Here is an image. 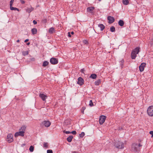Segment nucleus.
Masks as SVG:
<instances>
[{
	"mask_svg": "<svg viewBox=\"0 0 153 153\" xmlns=\"http://www.w3.org/2000/svg\"><path fill=\"white\" fill-rule=\"evenodd\" d=\"M142 146L140 143L137 144V143H134L132 145L131 149L133 151L138 153L140 150V147Z\"/></svg>",
	"mask_w": 153,
	"mask_h": 153,
	"instance_id": "1",
	"label": "nucleus"
},
{
	"mask_svg": "<svg viewBox=\"0 0 153 153\" xmlns=\"http://www.w3.org/2000/svg\"><path fill=\"white\" fill-rule=\"evenodd\" d=\"M115 146L119 149H122L124 148V144L122 142L119 141H116L114 145Z\"/></svg>",
	"mask_w": 153,
	"mask_h": 153,
	"instance_id": "2",
	"label": "nucleus"
},
{
	"mask_svg": "<svg viewBox=\"0 0 153 153\" xmlns=\"http://www.w3.org/2000/svg\"><path fill=\"white\" fill-rule=\"evenodd\" d=\"M148 115L150 117L153 116V105L149 106L147 111Z\"/></svg>",
	"mask_w": 153,
	"mask_h": 153,
	"instance_id": "3",
	"label": "nucleus"
},
{
	"mask_svg": "<svg viewBox=\"0 0 153 153\" xmlns=\"http://www.w3.org/2000/svg\"><path fill=\"white\" fill-rule=\"evenodd\" d=\"M106 118V117L104 115H102L100 116L99 122L100 125L102 124L105 122Z\"/></svg>",
	"mask_w": 153,
	"mask_h": 153,
	"instance_id": "4",
	"label": "nucleus"
},
{
	"mask_svg": "<svg viewBox=\"0 0 153 153\" xmlns=\"http://www.w3.org/2000/svg\"><path fill=\"white\" fill-rule=\"evenodd\" d=\"M42 124L44 126L46 127H49L51 125V123L48 120H45L42 123Z\"/></svg>",
	"mask_w": 153,
	"mask_h": 153,
	"instance_id": "5",
	"label": "nucleus"
},
{
	"mask_svg": "<svg viewBox=\"0 0 153 153\" xmlns=\"http://www.w3.org/2000/svg\"><path fill=\"white\" fill-rule=\"evenodd\" d=\"M50 63L53 65H55L58 63V59L54 57L52 58L50 60Z\"/></svg>",
	"mask_w": 153,
	"mask_h": 153,
	"instance_id": "6",
	"label": "nucleus"
},
{
	"mask_svg": "<svg viewBox=\"0 0 153 153\" xmlns=\"http://www.w3.org/2000/svg\"><path fill=\"white\" fill-rule=\"evenodd\" d=\"M24 133L25 132L24 131H19V132H17L15 133V137L19 136L23 137L24 136Z\"/></svg>",
	"mask_w": 153,
	"mask_h": 153,
	"instance_id": "7",
	"label": "nucleus"
},
{
	"mask_svg": "<svg viewBox=\"0 0 153 153\" xmlns=\"http://www.w3.org/2000/svg\"><path fill=\"white\" fill-rule=\"evenodd\" d=\"M13 135L12 134H10L7 136V139L9 143H10L13 141Z\"/></svg>",
	"mask_w": 153,
	"mask_h": 153,
	"instance_id": "8",
	"label": "nucleus"
},
{
	"mask_svg": "<svg viewBox=\"0 0 153 153\" xmlns=\"http://www.w3.org/2000/svg\"><path fill=\"white\" fill-rule=\"evenodd\" d=\"M146 64L145 63L143 62L141 63L139 67V70L140 71L142 72L143 71L144 68L145 67Z\"/></svg>",
	"mask_w": 153,
	"mask_h": 153,
	"instance_id": "9",
	"label": "nucleus"
},
{
	"mask_svg": "<svg viewBox=\"0 0 153 153\" xmlns=\"http://www.w3.org/2000/svg\"><path fill=\"white\" fill-rule=\"evenodd\" d=\"M39 97L44 101H46V100L48 97L47 95L42 93H40L39 94Z\"/></svg>",
	"mask_w": 153,
	"mask_h": 153,
	"instance_id": "10",
	"label": "nucleus"
},
{
	"mask_svg": "<svg viewBox=\"0 0 153 153\" xmlns=\"http://www.w3.org/2000/svg\"><path fill=\"white\" fill-rule=\"evenodd\" d=\"M107 19L108 20V23L109 24L113 23L114 21V18L110 16L108 17Z\"/></svg>",
	"mask_w": 153,
	"mask_h": 153,
	"instance_id": "11",
	"label": "nucleus"
},
{
	"mask_svg": "<svg viewBox=\"0 0 153 153\" xmlns=\"http://www.w3.org/2000/svg\"><path fill=\"white\" fill-rule=\"evenodd\" d=\"M77 84L81 85L84 83V80L81 77H79L78 79Z\"/></svg>",
	"mask_w": 153,
	"mask_h": 153,
	"instance_id": "12",
	"label": "nucleus"
},
{
	"mask_svg": "<svg viewBox=\"0 0 153 153\" xmlns=\"http://www.w3.org/2000/svg\"><path fill=\"white\" fill-rule=\"evenodd\" d=\"M140 51V48L139 47H137L134 49L132 50V52L138 54Z\"/></svg>",
	"mask_w": 153,
	"mask_h": 153,
	"instance_id": "13",
	"label": "nucleus"
},
{
	"mask_svg": "<svg viewBox=\"0 0 153 153\" xmlns=\"http://www.w3.org/2000/svg\"><path fill=\"white\" fill-rule=\"evenodd\" d=\"M94 9V7H88L87 8L88 12L91 13H93V11Z\"/></svg>",
	"mask_w": 153,
	"mask_h": 153,
	"instance_id": "14",
	"label": "nucleus"
},
{
	"mask_svg": "<svg viewBox=\"0 0 153 153\" xmlns=\"http://www.w3.org/2000/svg\"><path fill=\"white\" fill-rule=\"evenodd\" d=\"M137 54L133 52L132 51L131 54V57L132 59H135L137 56L136 55Z\"/></svg>",
	"mask_w": 153,
	"mask_h": 153,
	"instance_id": "15",
	"label": "nucleus"
},
{
	"mask_svg": "<svg viewBox=\"0 0 153 153\" xmlns=\"http://www.w3.org/2000/svg\"><path fill=\"white\" fill-rule=\"evenodd\" d=\"M31 32L33 34H36L37 33V30L36 28H33L31 30Z\"/></svg>",
	"mask_w": 153,
	"mask_h": 153,
	"instance_id": "16",
	"label": "nucleus"
},
{
	"mask_svg": "<svg viewBox=\"0 0 153 153\" xmlns=\"http://www.w3.org/2000/svg\"><path fill=\"white\" fill-rule=\"evenodd\" d=\"M26 127L25 126H22L19 129V131H23L25 132L26 129Z\"/></svg>",
	"mask_w": 153,
	"mask_h": 153,
	"instance_id": "17",
	"label": "nucleus"
},
{
	"mask_svg": "<svg viewBox=\"0 0 153 153\" xmlns=\"http://www.w3.org/2000/svg\"><path fill=\"white\" fill-rule=\"evenodd\" d=\"M73 138V136H70L67 138V140L69 142H71L72 141Z\"/></svg>",
	"mask_w": 153,
	"mask_h": 153,
	"instance_id": "18",
	"label": "nucleus"
},
{
	"mask_svg": "<svg viewBox=\"0 0 153 153\" xmlns=\"http://www.w3.org/2000/svg\"><path fill=\"white\" fill-rule=\"evenodd\" d=\"M54 31V28L53 27H51L48 30V33H53Z\"/></svg>",
	"mask_w": 153,
	"mask_h": 153,
	"instance_id": "19",
	"label": "nucleus"
},
{
	"mask_svg": "<svg viewBox=\"0 0 153 153\" xmlns=\"http://www.w3.org/2000/svg\"><path fill=\"white\" fill-rule=\"evenodd\" d=\"M118 24L120 26H123L124 25V22L122 20H120L118 22Z\"/></svg>",
	"mask_w": 153,
	"mask_h": 153,
	"instance_id": "20",
	"label": "nucleus"
},
{
	"mask_svg": "<svg viewBox=\"0 0 153 153\" xmlns=\"http://www.w3.org/2000/svg\"><path fill=\"white\" fill-rule=\"evenodd\" d=\"M97 77V75L95 74H91L90 76V78L92 79H95Z\"/></svg>",
	"mask_w": 153,
	"mask_h": 153,
	"instance_id": "21",
	"label": "nucleus"
},
{
	"mask_svg": "<svg viewBox=\"0 0 153 153\" xmlns=\"http://www.w3.org/2000/svg\"><path fill=\"white\" fill-rule=\"evenodd\" d=\"M98 26L100 28V30L101 31L103 30L105 26L102 24H100L98 25Z\"/></svg>",
	"mask_w": 153,
	"mask_h": 153,
	"instance_id": "22",
	"label": "nucleus"
},
{
	"mask_svg": "<svg viewBox=\"0 0 153 153\" xmlns=\"http://www.w3.org/2000/svg\"><path fill=\"white\" fill-rule=\"evenodd\" d=\"M101 82L100 79H98L95 82V85H98L101 83Z\"/></svg>",
	"mask_w": 153,
	"mask_h": 153,
	"instance_id": "23",
	"label": "nucleus"
},
{
	"mask_svg": "<svg viewBox=\"0 0 153 153\" xmlns=\"http://www.w3.org/2000/svg\"><path fill=\"white\" fill-rule=\"evenodd\" d=\"M34 10V8L32 7H31L30 8H28L27 10V11L28 13H30L31 11H33Z\"/></svg>",
	"mask_w": 153,
	"mask_h": 153,
	"instance_id": "24",
	"label": "nucleus"
},
{
	"mask_svg": "<svg viewBox=\"0 0 153 153\" xmlns=\"http://www.w3.org/2000/svg\"><path fill=\"white\" fill-rule=\"evenodd\" d=\"M110 30L112 32H114L115 31V27L114 26H111L110 28Z\"/></svg>",
	"mask_w": 153,
	"mask_h": 153,
	"instance_id": "25",
	"label": "nucleus"
},
{
	"mask_svg": "<svg viewBox=\"0 0 153 153\" xmlns=\"http://www.w3.org/2000/svg\"><path fill=\"white\" fill-rule=\"evenodd\" d=\"M10 9L12 10H17L18 11H19V9L18 8H16V7H13L12 6H10Z\"/></svg>",
	"mask_w": 153,
	"mask_h": 153,
	"instance_id": "26",
	"label": "nucleus"
},
{
	"mask_svg": "<svg viewBox=\"0 0 153 153\" xmlns=\"http://www.w3.org/2000/svg\"><path fill=\"white\" fill-rule=\"evenodd\" d=\"M123 2L124 4L127 5L129 3V1L128 0H123Z\"/></svg>",
	"mask_w": 153,
	"mask_h": 153,
	"instance_id": "27",
	"label": "nucleus"
},
{
	"mask_svg": "<svg viewBox=\"0 0 153 153\" xmlns=\"http://www.w3.org/2000/svg\"><path fill=\"white\" fill-rule=\"evenodd\" d=\"M22 54L24 56H25L26 55L28 54V51H23L22 52Z\"/></svg>",
	"mask_w": 153,
	"mask_h": 153,
	"instance_id": "28",
	"label": "nucleus"
},
{
	"mask_svg": "<svg viewBox=\"0 0 153 153\" xmlns=\"http://www.w3.org/2000/svg\"><path fill=\"white\" fill-rule=\"evenodd\" d=\"M48 63L49 62H48L45 61L43 62L42 66L43 67H45L48 65Z\"/></svg>",
	"mask_w": 153,
	"mask_h": 153,
	"instance_id": "29",
	"label": "nucleus"
},
{
	"mask_svg": "<svg viewBox=\"0 0 153 153\" xmlns=\"http://www.w3.org/2000/svg\"><path fill=\"white\" fill-rule=\"evenodd\" d=\"M29 150L30 152H33L34 150V147L33 146H30L29 148Z\"/></svg>",
	"mask_w": 153,
	"mask_h": 153,
	"instance_id": "30",
	"label": "nucleus"
},
{
	"mask_svg": "<svg viewBox=\"0 0 153 153\" xmlns=\"http://www.w3.org/2000/svg\"><path fill=\"white\" fill-rule=\"evenodd\" d=\"M85 108H85V106H83L81 110V112L82 114H84V111L85 109Z\"/></svg>",
	"mask_w": 153,
	"mask_h": 153,
	"instance_id": "31",
	"label": "nucleus"
},
{
	"mask_svg": "<svg viewBox=\"0 0 153 153\" xmlns=\"http://www.w3.org/2000/svg\"><path fill=\"white\" fill-rule=\"evenodd\" d=\"M89 105L91 107H92L93 106V103L92 100H90V101Z\"/></svg>",
	"mask_w": 153,
	"mask_h": 153,
	"instance_id": "32",
	"label": "nucleus"
},
{
	"mask_svg": "<svg viewBox=\"0 0 153 153\" xmlns=\"http://www.w3.org/2000/svg\"><path fill=\"white\" fill-rule=\"evenodd\" d=\"M85 133L84 132H82L81 134H79V136L81 137H82L85 135Z\"/></svg>",
	"mask_w": 153,
	"mask_h": 153,
	"instance_id": "33",
	"label": "nucleus"
},
{
	"mask_svg": "<svg viewBox=\"0 0 153 153\" xmlns=\"http://www.w3.org/2000/svg\"><path fill=\"white\" fill-rule=\"evenodd\" d=\"M63 132L64 133H65L66 134H71V132L69 131H65V130H64L63 131Z\"/></svg>",
	"mask_w": 153,
	"mask_h": 153,
	"instance_id": "34",
	"label": "nucleus"
},
{
	"mask_svg": "<svg viewBox=\"0 0 153 153\" xmlns=\"http://www.w3.org/2000/svg\"><path fill=\"white\" fill-rule=\"evenodd\" d=\"M14 1V0H11V1L10 2V7L11 6H12L13 3V2Z\"/></svg>",
	"mask_w": 153,
	"mask_h": 153,
	"instance_id": "35",
	"label": "nucleus"
},
{
	"mask_svg": "<svg viewBox=\"0 0 153 153\" xmlns=\"http://www.w3.org/2000/svg\"><path fill=\"white\" fill-rule=\"evenodd\" d=\"M83 42L84 44H87L88 43V41L86 40H83Z\"/></svg>",
	"mask_w": 153,
	"mask_h": 153,
	"instance_id": "36",
	"label": "nucleus"
},
{
	"mask_svg": "<svg viewBox=\"0 0 153 153\" xmlns=\"http://www.w3.org/2000/svg\"><path fill=\"white\" fill-rule=\"evenodd\" d=\"M43 145L44 147H47L48 146V143H44Z\"/></svg>",
	"mask_w": 153,
	"mask_h": 153,
	"instance_id": "37",
	"label": "nucleus"
},
{
	"mask_svg": "<svg viewBox=\"0 0 153 153\" xmlns=\"http://www.w3.org/2000/svg\"><path fill=\"white\" fill-rule=\"evenodd\" d=\"M47 153H53V151L50 149L48 150H47Z\"/></svg>",
	"mask_w": 153,
	"mask_h": 153,
	"instance_id": "38",
	"label": "nucleus"
},
{
	"mask_svg": "<svg viewBox=\"0 0 153 153\" xmlns=\"http://www.w3.org/2000/svg\"><path fill=\"white\" fill-rule=\"evenodd\" d=\"M71 133H72L73 134L75 135L76 134V132L75 131H74L71 132Z\"/></svg>",
	"mask_w": 153,
	"mask_h": 153,
	"instance_id": "39",
	"label": "nucleus"
},
{
	"mask_svg": "<svg viewBox=\"0 0 153 153\" xmlns=\"http://www.w3.org/2000/svg\"><path fill=\"white\" fill-rule=\"evenodd\" d=\"M149 133L150 134L152 135V137H153V131H150L149 132Z\"/></svg>",
	"mask_w": 153,
	"mask_h": 153,
	"instance_id": "40",
	"label": "nucleus"
},
{
	"mask_svg": "<svg viewBox=\"0 0 153 153\" xmlns=\"http://www.w3.org/2000/svg\"><path fill=\"white\" fill-rule=\"evenodd\" d=\"M42 21L44 23H45L46 22L47 20L46 19H43L42 20Z\"/></svg>",
	"mask_w": 153,
	"mask_h": 153,
	"instance_id": "41",
	"label": "nucleus"
},
{
	"mask_svg": "<svg viewBox=\"0 0 153 153\" xmlns=\"http://www.w3.org/2000/svg\"><path fill=\"white\" fill-rule=\"evenodd\" d=\"M150 45L151 46L153 45V39H152L150 42Z\"/></svg>",
	"mask_w": 153,
	"mask_h": 153,
	"instance_id": "42",
	"label": "nucleus"
},
{
	"mask_svg": "<svg viewBox=\"0 0 153 153\" xmlns=\"http://www.w3.org/2000/svg\"><path fill=\"white\" fill-rule=\"evenodd\" d=\"M33 23L34 25H36L37 24V22L35 20H34L33 21Z\"/></svg>",
	"mask_w": 153,
	"mask_h": 153,
	"instance_id": "43",
	"label": "nucleus"
},
{
	"mask_svg": "<svg viewBox=\"0 0 153 153\" xmlns=\"http://www.w3.org/2000/svg\"><path fill=\"white\" fill-rule=\"evenodd\" d=\"M84 71H85V70L84 69H81L80 71L82 73H84Z\"/></svg>",
	"mask_w": 153,
	"mask_h": 153,
	"instance_id": "44",
	"label": "nucleus"
},
{
	"mask_svg": "<svg viewBox=\"0 0 153 153\" xmlns=\"http://www.w3.org/2000/svg\"><path fill=\"white\" fill-rule=\"evenodd\" d=\"M20 1H21V2L22 4H23L25 3V1H23V0H20Z\"/></svg>",
	"mask_w": 153,
	"mask_h": 153,
	"instance_id": "45",
	"label": "nucleus"
},
{
	"mask_svg": "<svg viewBox=\"0 0 153 153\" xmlns=\"http://www.w3.org/2000/svg\"><path fill=\"white\" fill-rule=\"evenodd\" d=\"M68 36L69 37H71V33L70 32H68Z\"/></svg>",
	"mask_w": 153,
	"mask_h": 153,
	"instance_id": "46",
	"label": "nucleus"
},
{
	"mask_svg": "<svg viewBox=\"0 0 153 153\" xmlns=\"http://www.w3.org/2000/svg\"><path fill=\"white\" fill-rule=\"evenodd\" d=\"M124 62V60H122L121 61V65H123V63Z\"/></svg>",
	"mask_w": 153,
	"mask_h": 153,
	"instance_id": "47",
	"label": "nucleus"
},
{
	"mask_svg": "<svg viewBox=\"0 0 153 153\" xmlns=\"http://www.w3.org/2000/svg\"><path fill=\"white\" fill-rule=\"evenodd\" d=\"M30 60L32 61H34L35 60V58H32L30 59Z\"/></svg>",
	"mask_w": 153,
	"mask_h": 153,
	"instance_id": "48",
	"label": "nucleus"
},
{
	"mask_svg": "<svg viewBox=\"0 0 153 153\" xmlns=\"http://www.w3.org/2000/svg\"><path fill=\"white\" fill-rule=\"evenodd\" d=\"M28 41H29V39H26V40L25 41V42H28Z\"/></svg>",
	"mask_w": 153,
	"mask_h": 153,
	"instance_id": "49",
	"label": "nucleus"
},
{
	"mask_svg": "<svg viewBox=\"0 0 153 153\" xmlns=\"http://www.w3.org/2000/svg\"><path fill=\"white\" fill-rule=\"evenodd\" d=\"M72 153H78L76 151H73L72 152Z\"/></svg>",
	"mask_w": 153,
	"mask_h": 153,
	"instance_id": "50",
	"label": "nucleus"
},
{
	"mask_svg": "<svg viewBox=\"0 0 153 153\" xmlns=\"http://www.w3.org/2000/svg\"><path fill=\"white\" fill-rule=\"evenodd\" d=\"M25 143L22 144V146H25Z\"/></svg>",
	"mask_w": 153,
	"mask_h": 153,
	"instance_id": "51",
	"label": "nucleus"
},
{
	"mask_svg": "<svg viewBox=\"0 0 153 153\" xmlns=\"http://www.w3.org/2000/svg\"><path fill=\"white\" fill-rule=\"evenodd\" d=\"M71 34H74V32H73L72 31V32H71Z\"/></svg>",
	"mask_w": 153,
	"mask_h": 153,
	"instance_id": "52",
	"label": "nucleus"
},
{
	"mask_svg": "<svg viewBox=\"0 0 153 153\" xmlns=\"http://www.w3.org/2000/svg\"><path fill=\"white\" fill-rule=\"evenodd\" d=\"M30 42H28V43H27V45H30Z\"/></svg>",
	"mask_w": 153,
	"mask_h": 153,
	"instance_id": "53",
	"label": "nucleus"
},
{
	"mask_svg": "<svg viewBox=\"0 0 153 153\" xmlns=\"http://www.w3.org/2000/svg\"><path fill=\"white\" fill-rule=\"evenodd\" d=\"M20 41L19 40H18L17 41H16V42H19Z\"/></svg>",
	"mask_w": 153,
	"mask_h": 153,
	"instance_id": "54",
	"label": "nucleus"
},
{
	"mask_svg": "<svg viewBox=\"0 0 153 153\" xmlns=\"http://www.w3.org/2000/svg\"><path fill=\"white\" fill-rule=\"evenodd\" d=\"M101 0H98L99 1H100Z\"/></svg>",
	"mask_w": 153,
	"mask_h": 153,
	"instance_id": "55",
	"label": "nucleus"
}]
</instances>
